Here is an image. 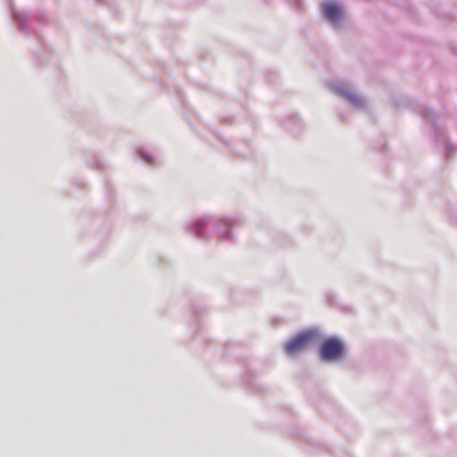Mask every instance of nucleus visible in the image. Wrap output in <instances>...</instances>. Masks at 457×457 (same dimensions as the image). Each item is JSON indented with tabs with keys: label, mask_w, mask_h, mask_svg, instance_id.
Here are the masks:
<instances>
[{
	"label": "nucleus",
	"mask_w": 457,
	"mask_h": 457,
	"mask_svg": "<svg viewBox=\"0 0 457 457\" xmlns=\"http://www.w3.org/2000/svg\"><path fill=\"white\" fill-rule=\"evenodd\" d=\"M320 354L324 361L338 360L344 354V345L337 338H328L322 344Z\"/></svg>",
	"instance_id": "2"
},
{
	"label": "nucleus",
	"mask_w": 457,
	"mask_h": 457,
	"mask_svg": "<svg viewBox=\"0 0 457 457\" xmlns=\"http://www.w3.org/2000/svg\"><path fill=\"white\" fill-rule=\"evenodd\" d=\"M316 333L312 330L302 332L288 341L285 349L287 354L294 355L305 349L314 339Z\"/></svg>",
	"instance_id": "1"
},
{
	"label": "nucleus",
	"mask_w": 457,
	"mask_h": 457,
	"mask_svg": "<svg viewBox=\"0 0 457 457\" xmlns=\"http://www.w3.org/2000/svg\"><path fill=\"white\" fill-rule=\"evenodd\" d=\"M324 16L333 23H337L342 15L341 8L334 3H325L322 5Z\"/></svg>",
	"instance_id": "3"
},
{
	"label": "nucleus",
	"mask_w": 457,
	"mask_h": 457,
	"mask_svg": "<svg viewBox=\"0 0 457 457\" xmlns=\"http://www.w3.org/2000/svg\"><path fill=\"white\" fill-rule=\"evenodd\" d=\"M340 93L345 96L347 99H349L351 102H353V104H359L360 102V99L357 96H355L354 94L351 93L350 91L348 90H341Z\"/></svg>",
	"instance_id": "4"
}]
</instances>
